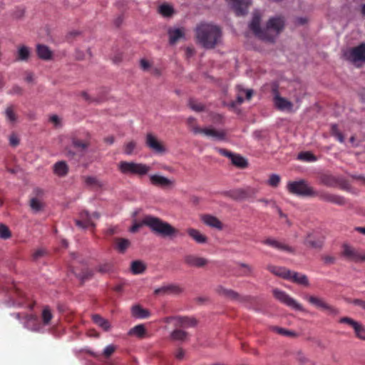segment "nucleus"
<instances>
[{
  "instance_id": "f257e3e1",
  "label": "nucleus",
  "mask_w": 365,
  "mask_h": 365,
  "mask_svg": "<svg viewBox=\"0 0 365 365\" xmlns=\"http://www.w3.org/2000/svg\"><path fill=\"white\" fill-rule=\"evenodd\" d=\"M199 43L205 48H213L220 41L222 32L220 29L209 24H200L195 29Z\"/></svg>"
},
{
  "instance_id": "f03ea898",
  "label": "nucleus",
  "mask_w": 365,
  "mask_h": 365,
  "mask_svg": "<svg viewBox=\"0 0 365 365\" xmlns=\"http://www.w3.org/2000/svg\"><path fill=\"white\" fill-rule=\"evenodd\" d=\"M143 225L148 226L152 232L163 237H174L178 235V230L167 222L152 215H146L142 220Z\"/></svg>"
},
{
  "instance_id": "7ed1b4c3",
  "label": "nucleus",
  "mask_w": 365,
  "mask_h": 365,
  "mask_svg": "<svg viewBox=\"0 0 365 365\" xmlns=\"http://www.w3.org/2000/svg\"><path fill=\"white\" fill-rule=\"evenodd\" d=\"M118 170L125 175H135L138 178H143L148 175L150 170V167L144 163L120 161L118 164Z\"/></svg>"
},
{
  "instance_id": "20e7f679",
  "label": "nucleus",
  "mask_w": 365,
  "mask_h": 365,
  "mask_svg": "<svg viewBox=\"0 0 365 365\" xmlns=\"http://www.w3.org/2000/svg\"><path fill=\"white\" fill-rule=\"evenodd\" d=\"M287 188L289 193L300 197H314L316 195L314 189L304 180L289 182Z\"/></svg>"
},
{
  "instance_id": "39448f33",
  "label": "nucleus",
  "mask_w": 365,
  "mask_h": 365,
  "mask_svg": "<svg viewBox=\"0 0 365 365\" xmlns=\"http://www.w3.org/2000/svg\"><path fill=\"white\" fill-rule=\"evenodd\" d=\"M343 57L354 63L365 62V43L344 51Z\"/></svg>"
},
{
  "instance_id": "423d86ee",
  "label": "nucleus",
  "mask_w": 365,
  "mask_h": 365,
  "mask_svg": "<svg viewBox=\"0 0 365 365\" xmlns=\"http://www.w3.org/2000/svg\"><path fill=\"white\" fill-rule=\"evenodd\" d=\"M260 21H261V15L259 11H255L253 13V16L251 23L250 24V29L253 31V33L260 39L264 41L273 42L274 41V35L272 34H266L264 32V29H262L260 27Z\"/></svg>"
},
{
  "instance_id": "0eeeda50",
  "label": "nucleus",
  "mask_w": 365,
  "mask_h": 365,
  "mask_svg": "<svg viewBox=\"0 0 365 365\" xmlns=\"http://www.w3.org/2000/svg\"><path fill=\"white\" fill-rule=\"evenodd\" d=\"M273 296L281 303L298 311H303V307L285 292L277 288L272 290Z\"/></svg>"
},
{
  "instance_id": "6e6552de",
  "label": "nucleus",
  "mask_w": 365,
  "mask_h": 365,
  "mask_svg": "<svg viewBox=\"0 0 365 365\" xmlns=\"http://www.w3.org/2000/svg\"><path fill=\"white\" fill-rule=\"evenodd\" d=\"M304 298L317 308L327 311V313L330 315L336 316L339 314V311L336 308L329 304L322 298L312 295H306Z\"/></svg>"
},
{
  "instance_id": "1a4fd4ad",
  "label": "nucleus",
  "mask_w": 365,
  "mask_h": 365,
  "mask_svg": "<svg viewBox=\"0 0 365 365\" xmlns=\"http://www.w3.org/2000/svg\"><path fill=\"white\" fill-rule=\"evenodd\" d=\"M284 19L282 16L272 17L269 19L264 32L266 34L274 35V39L284 29Z\"/></svg>"
},
{
  "instance_id": "9d476101",
  "label": "nucleus",
  "mask_w": 365,
  "mask_h": 365,
  "mask_svg": "<svg viewBox=\"0 0 365 365\" xmlns=\"http://www.w3.org/2000/svg\"><path fill=\"white\" fill-rule=\"evenodd\" d=\"M341 255L349 261L355 262H365V252L361 253L359 250L348 245H343Z\"/></svg>"
},
{
  "instance_id": "9b49d317",
  "label": "nucleus",
  "mask_w": 365,
  "mask_h": 365,
  "mask_svg": "<svg viewBox=\"0 0 365 365\" xmlns=\"http://www.w3.org/2000/svg\"><path fill=\"white\" fill-rule=\"evenodd\" d=\"M272 93L274 95L273 101L275 107L279 110H292L293 104L291 101L287 99L282 98L279 96L277 87L274 86L272 87Z\"/></svg>"
},
{
  "instance_id": "f8f14e48",
  "label": "nucleus",
  "mask_w": 365,
  "mask_h": 365,
  "mask_svg": "<svg viewBox=\"0 0 365 365\" xmlns=\"http://www.w3.org/2000/svg\"><path fill=\"white\" fill-rule=\"evenodd\" d=\"M218 152L220 155L229 158L232 163L237 168H245L247 166V160L240 155L234 154L228 150L220 148Z\"/></svg>"
},
{
  "instance_id": "ddd939ff",
  "label": "nucleus",
  "mask_w": 365,
  "mask_h": 365,
  "mask_svg": "<svg viewBox=\"0 0 365 365\" xmlns=\"http://www.w3.org/2000/svg\"><path fill=\"white\" fill-rule=\"evenodd\" d=\"M184 262L190 267L201 268L207 265L209 261L206 258L195 255H187L184 257Z\"/></svg>"
},
{
  "instance_id": "4468645a",
  "label": "nucleus",
  "mask_w": 365,
  "mask_h": 365,
  "mask_svg": "<svg viewBox=\"0 0 365 365\" xmlns=\"http://www.w3.org/2000/svg\"><path fill=\"white\" fill-rule=\"evenodd\" d=\"M145 144L150 149L157 153H163L165 151L163 145L151 133L147 134Z\"/></svg>"
},
{
  "instance_id": "2eb2a0df",
  "label": "nucleus",
  "mask_w": 365,
  "mask_h": 365,
  "mask_svg": "<svg viewBox=\"0 0 365 365\" xmlns=\"http://www.w3.org/2000/svg\"><path fill=\"white\" fill-rule=\"evenodd\" d=\"M150 183L154 186L169 187L174 185V181L160 175H151L149 177Z\"/></svg>"
},
{
  "instance_id": "dca6fc26",
  "label": "nucleus",
  "mask_w": 365,
  "mask_h": 365,
  "mask_svg": "<svg viewBox=\"0 0 365 365\" xmlns=\"http://www.w3.org/2000/svg\"><path fill=\"white\" fill-rule=\"evenodd\" d=\"M287 275V278L285 279L287 280L304 287L309 286V282L306 274L289 270V274Z\"/></svg>"
},
{
  "instance_id": "f3484780",
  "label": "nucleus",
  "mask_w": 365,
  "mask_h": 365,
  "mask_svg": "<svg viewBox=\"0 0 365 365\" xmlns=\"http://www.w3.org/2000/svg\"><path fill=\"white\" fill-rule=\"evenodd\" d=\"M217 291L220 295L225 296L233 300H236L241 302H247L249 300V297L240 296L237 292L232 289L224 288L222 287H219Z\"/></svg>"
},
{
  "instance_id": "a211bd4d",
  "label": "nucleus",
  "mask_w": 365,
  "mask_h": 365,
  "mask_svg": "<svg viewBox=\"0 0 365 365\" xmlns=\"http://www.w3.org/2000/svg\"><path fill=\"white\" fill-rule=\"evenodd\" d=\"M264 245L270 246L274 247L278 250L287 252H293L294 250L292 247L289 246L288 245L284 244L278 240H276L272 238H267L262 241Z\"/></svg>"
},
{
  "instance_id": "6ab92c4d",
  "label": "nucleus",
  "mask_w": 365,
  "mask_h": 365,
  "mask_svg": "<svg viewBox=\"0 0 365 365\" xmlns=\"http://www.w3.org/2000/svg\"><path fill=\"white\" fill-rule=\"evenodd\" d=\"M76 225L83 229L95 227V224L91 220V216L87 211H82L80 213V219L76 220Z\"/></svg>"
},
{
  "instance_id": "aec40b11",
  "label": "nucleus",
  "mask_w": 365,
  "mask_h": 365,
  "mask_svg": "<svg viewBox=\"0 0 365 365\" xmlns=\"http://www.w3.org/2000/svg\"><path fill=\"white\" fill-rule=\"evenodd\" d=\"M202 221L207 226L221 230L223 228L221 221L211 215H204L201 217Z\"/></svg>"
},
{
  "instance_id": "412c9836",
  "label": "nucleus",
  "mask_w": 365,
  "mask_h": 365,
  "mask_svg": "<svg viewBox=\"0 0 365 365\" xmlns=\"http://www.w3.org/2000/svg\"><path fill=\"white\" fill-rule=\"evenodd\" d=\"M197 325V320L192 317L178 316L175 326L176 327L189 328Z\"/></svg>"
},
{
  "instance_id": "4be33fe9",
  "label": "nucleus",
  "mask_w": 365,
  "mask_h": 365,
  "mask_svg": "<svg viewBox=\"0 0 365 365\" xmlns=\"http://www.w3.org/2000/svg\"><path fill=\"white\" fill-rule=\"evenodd\" d=\"M182 289L176 284H168L155 289V294H179Z\"/></svg>"
},
{
  "instance_id": "5701e85b",
  "label": "nucleus",
  "mask_w": 365,
  "mask_h": 365,
  "mask_svg": "<svg viewBox=\"0 0 365 365\" xmlns=\"http://www.w3.org/2000/svg\"><path fill=\"white\" fill-rule=\"evenodd\" d=\"M323 240L317 237L314 235L310 233L308 234L304 240V244L314 249H320L323 245Z\"/></svg>"
},
{
  "instance_id": "b1692460",
  "label": "nucleus",
  "mask_w": 365,
  "mask_h": 365,
  "mask_svg": "<svg viewBox=\"0 0 365 365\" xmlns=\"http://www.w3.org/2000/svg\"><path fill=\"white\" fill-rule=\"evenodd\" d=\"M225 196L229 197L235 200H242L247 197V192L242 189H235L223 192Z\"/></svg>"
},
{
  "instance_id": "393cba45",
  "label": "nucleus",
  "mask_w": 365,
  "mask_h": 365,
  "mask_svg": "<svg viewBox=\"0 0 365 365\" xmlns=\"http://www.w3.org/2000/svg\"><path fill=\"white\" fill-rule=\"evenodd\" d=\"M53 170L56 175L64 177L68 173V166L65 161H58L53 165Z\"/></svg>"
},
{
  "instance_id": "a878e982",
  "label": "nucleus",
  "mask_w": 365,
  "mask_h": 365,
  "mask_svg": "<svg viewBox=\"0 0 365 365\" xmlns=\"http://www.w3.org/2000/svg\"><path fill=\"white\" fill-rule=\"evenodd\" d=\"M36 53L38 56L43 60H50L52 57V51L49 48L43 44H38L36 46Z\"/></svg>"
},
{
  "instance_id": "bb28decb",
  "label": "nucleus",
  "mask_w": 365,
  "mask_h": 365,
  "mask_svg": "<svg viewBox=\"0 0 365 365\" xmlns=\"http://www.w3.org/2000/svg\"><path fill=\"white\" fill-rule=\"evenodd\" d=\"M200 131V134H204L217 140H223L225 138V133L222 130H217L214 128H202Z\"/></svg>"
},
{
  "instance_id": "cd10ccee",
  "label": "nucleus",
  "mask_w": 365,
  "mask_h": 365,
  "mask_svg": "<svg viewBox=\"0 0 365 365\" xmlns=\"http://www.w3.org/2000/svg\"><path fill=\"white\" fill-rule=\"evenodd\" d=\"M267 269L272 274L279 276L283 279L287 278V274H289V269L283 267H277L274 265H268Z\"/></svg>"
},
{
  "instance_id": "c85d7f7f",
  "label": "nucleus",
  "mask_w": 365,
  "mask_h": 365,
  "mask_svg": "<svg viewBox=\"0 0 365 365\" xmlns=\"http://www.w3.org/2000/svg\"><path fill=\"white\" fill-rule=\"evenodd\" d=\"M130 246V242L125 238H115V248L120 253H125L127 249Z\"/></svg>"
},
{
  "instance_id": "c756f323",
  "label": "nucleus",
  "mask_w": 365,
  "mask_h": 365,
  "mask_svg": "<svg viewBox=\"0 0 365 365\" xmlns=\"http://www.w3.org/2000/svg\"><path fill=\"white\" fill-rule=\"evenodd\" d=\"M187 232L196 242L200 244L207 242V237L202 235L199 230L194 228H189Z\"/></svg>"
},
{
  "instance_id": "7c9ffc66",
  "label": "nucleus",
  "mask_w": 365,
  "mask_h": 365,
  "mask_svg": "<svg viewBox=\"0 0 365 365\" xmlns=\"http://www.w3.org/2000/svg\"><path fill=\"white\" fill-rule=\"evenodd\" d=\"M26 319V327L34 331H38L40 329V324L38 318L37 316L34 314H26L25 316Z\"/></svg>"
},
{
  "instance_id": "2f4dec72",
  "label": "nucleus",
  "mask_w": 365,
  "mask_h": 365,
  "mask_svg": "<svg viewBox=\"0 0 365 365\" xmlns=\"http://www.w3.org/2000/svg\"><path fill=\"white\" fill-rule=\"evenodd\" d=\"M131 311L133 316L139 319H146L150 315L148 309H143L140 305L133 306Z\"/></svg>"
},
{
  "instance_id": "473e14b6",
  "label": "nucleus",
  "mask_w": 365,
  "mask_h": 365,
  "mask_svg": "<svg viewBox=\"0 0 365 365\" xmlns=\"http://www.w3.org/2000/svg\"><path fill=\"white\" fill-rule=\"evenodd\" d=\"M337 177L331 175H323L320 178V181L325 186L335 187H337Z\"/></svg>"
},
{
  "instance_id": "72a5a7b5",
  "label": "nucleus",
  "mask_w": 365,
  "mask_h": 365,
  "mask_svg": "<svg viewBox=\"0 0 365 365\" xmlns=\"http://www.w3.org/2000/svg\"><path fill=\"white\" fill-rule=\"evenodd\" d=\"M92 319L96 324L102 328L103 330L108 331L110 329V322L99 314L93 315Z\"/></svg>"
},
{
  "instance_id": "f704fd0d",
  "label": "nucleus",
  "mask_w": 365,
  "mask_h": 365,
  "mask_svg": "<svg viewBox=\"0 0 365 365\" xmlns=\"http://www.w3.org/2000/svg\"><path fill=\"white\" fill-rule=\"evenodd\" d=\"M73 272L76 277L80 279L82 283L90 279L93 275V272L88 268H84L81 272H78L77 270H73Z\"/></svg>"
},
{
  "instance_id": "c9c22d12",
  "label": "nucleus",
  "mask_w": 365,
  "mask_h": 365,
  "mask_svg": "<svg viewBox=\"0 0 365 365\" xmlns=\"http://www.w3.org/2000/svg\"><path fill=\"white\" fill-rule=\"evenodd\" d=\"M146 269V265L140 260H135L131 262L130 269L133 274H143Z\"/></svg>"
},
{
  "instance_id": "e433bc0d",
  "label": "nucleus",
  "mask_w": 365,
  "mask_h": 365,
  "mask_svg": "<svg viewBox=\"0 0 365 365\" xmlns=\"http://www.w3.org/2000/svg\"><path fill=\"white\" fill-rule=\"evenodd\" d=\"M89 145L90 144L88 141H83L77 138H73L71 139L72 147L80 152L85 151L88 148Z\"/></svg>"
},
{
  "instance_id": "4c0bfd02",
  "label": "nucleus",
  "mask_w": 365,
  "mask_h": 365,
  "mask_svg": "<svg viewBox=\"0 0 365 365\" xmlns=\"http://www.w3.org/2000/svg\"><path fill=\"white\" fill-rule=\"evenodd\" d=\"M168 34L170 44H175L180 38H182L184 36L183 31L181 29L170 30Z\"/></svg>"
},
{
  "instance_id": "58836bf2",
  "label": "nucleus",
  "mask_w": 365,
  "mask_h": 365,
  "mask_svg": "<svg viewBox=\"0 0 365 365\" xmlns=\"http://www.w3.org/2000/svg\"><path fill=\"white\" fill-rule=\"evenodd\" d=\"M30 56V51L26 46H19L17 52V60L27 61Z\"/></svg>"
},
{
  "instance_id": "ea45409f",
  "label": "nucleus",
  "mask_w": 365,
  "mask_h": 365,
  "mask_svg": "<svg viewBox=\"0 0 365 365\" xmlns=\"http://www.w3.org/2000/svg\"><path fill=\"white\" fill-rule=\"evenodd\" d=\"M271 329L282 336H289V337H297V334L296 332L282 328V327H272Z\"/></svg>"
},
{
  "instance_id": "a19ab883",
  "label": "nucleus",
  "mask_w": 365,
  "mask_h": 365,
  "mask_svg": "<svg viewBox=\"0 0 365 365\" xmlns=\"http://www.w3.org/2000/svg\"><path fill=\"white\" fill-rule=\"evenodd\" d=\"M187 335V332L179 329H176L171 333L170 336L173 340L184 341L186 339Z\"/></svg>"
},
{
  "instance_id": "79ce46f5",
  "label": "nucleus",
  "mask_w": 365,
  "mask_h": 365,
  "mask_svg": "<svg viewBox=\"0 0 365 365\" xmlns=\"http://www.w3.org/2000/svg\"><path fill=\"white\" fill-rule=\"evenodd\" d=\"M352 329L358 339L365 340V327L362 324L357 322Z\"/></svg>"
},
{
  "instance_id": "37998d69",
  "label": "nucleus",
  "mask_w": 365,
  "mask_h": 365,
  "mask_svg": "<svg viewBox=\"0 0 365 365\" xmlns=\"http://www.w3.org/2000/svg\"><path fill=\"white\" fill-rule=\"evenodd\" d=\"M42 321L44 325H48L53 318V314L48 307H45L41 314Z\"/></svg>"
},
{
  "instance_id": "c03bdc74",
  "label": "nucleus",
  "mask_w": 365,
  "mask_h": 365,
  "mask_svg": "<svg viewBox=\"0 0 365 365\" xmlns=\"http://www.w3.org/2000/svg\"><path fill=\"white\" fill-rule=\"evenodd\" d=\"M84 182L86 185L91 187H101L102 184L101 182L96 178L93 176H84L83 177Z\"/></svg>"
},
{
  "instance_id": "a18cd8bd",
  "label": "nucleus",
  "mask_w": 365,
  "mask_h": 365,
  "mask_svg": "<svg viewBox=\"0 0 365 365\" xmlns=\"http://www.w3.org/2000/svg\"><path fill=\"white\" fill-rule=\"evenodd\" d=\"M297 158L306 162H314L317 160L316 156L310 152H301L299 153Z\"/></svg>"
},
{
  "instance_id": "49530a36",
  "label": "nucleus",
  "mask_w": 365,
  "mask_h": 365,
  "mask_svg": "<svg viewBox=\"0 0 365 365\" xmlns=\"http://www.w3.org/2000/svg\"><path fill=\"white\" fill-rule=\"evenodd\" d=\"M187 124L195 134H200L201 131L197 130H202V128H200L197 126L196 119L193 117H189L187 119Z\"/></svg>"
},
{
  "instance_id": "de8ad7c7",
  "label": "nucleus",
  "mask_w": 365,
  "mask_h": 365,
  "mask_svg": "<svg viewBox=\"0 0 365 365\" xmlns=\"http://www.w3.org/2000/svg\"><path fill=\"white\" fill-rule=\"evenodd\" d=\"M330 202L339 206H343L347 203V200L344 197L341 195L332 194Z\"/></svg>"
},
{
  "instance_id": "09e8293b",
  "label": "nucleus",
  "mask_w": 365,
  "mask_h": 365,
  "mask_svg": "<svg viewBox=\"0 0 365 365\" xmlns=\"http://www.w3.org/2000/svg\"><path fill=\"white\" fill-rule=\"evenodd\" d=\"M30 207L35 212H39L43 207V203L36 197H33L30 200Z\"/></svg>"
},
{
  "instance_id": "8fccbe9b",
  "label": "nucleus",
  "mask_w": 365,
  "mask_h": 365,
  "mask_svg": "<svg viewBox=\"0 0 365 365\" xmlns=\"http://www.w3.org/2000/svg\"><path fill=\"white\" fill-rule=\"evenodd\" d=\"M337 187H339V188L341 190H345L347 192L350 191L351 188V186L349 182L347 180L342 178H338Z\"/></svg>"
},
{
  "instance_id": "3c124183",
  "label": "nucleus",
  "mask_w": 365,
  "mask_h": 365,
  "mask_svg": "<svg viewBox=\"0 0 365 365\" xmlns=\"http://www.w3.org/2000/svg\"><path fill=\"white\" fill-rule=\"evenodd\" d=\"M331 135L334 136L340 143H344V138L343 134L338 129V126L336 124L331 125Z\"/></svg>"
},
{
  "instance_id": "603ef678",
  "label": "nucleus",
  "mask_w": 365,
  "mask_h": 365,
  "mask_svg": "<svg viewBox=\"0 0 365 365\" xmlns=\"http://www.w3.org/2000/svg\"><path fill=\"white\" fill-rule=\"evenodd\" d=\"M315 193H316V195H314V197H318L321 200H323V201H325L327 202H330L332 193H330V192H328L326 191H316V190H315Z\"/></svg>"
},
{
  "instance_id": "864d4df0",
  "label": "nucleus",
  "mask_w": 365,
  "mask_h": 365,
  "mask_svg": "<svg viewBox=\"0 0 365 365\" xmlns=\"http://www.w3.org/2000/svg\"><path fill=\"white\" fill-rule=\"evenodd\" d=\"M145 333V329L142 324L135 326L133 329H130L129 332L130 334H134L140 337H142Z\"/></svg>"
},
{
  "instance_id": "5fc2aeb1",
  "label": "nucleus",
  "mask_w": 365,
  "mask_h": 365,
  "mask_svg": "<svg viewBox=\"0 0 365 365\" xmlns=\"http://www.w3.org/2000/svg\"><path fill=\"white\" fill-rule=\"evenodd\" d=\"M189 106L192 110L197 112L202 111L205 109V106L203 104L198 103L194 99H190L189 101Z\"/></svg>"
},
{
  "instance_id": "6e6d98bb",
  "label": "nucleus",
  "mask_w": 365,
  "mask_h": 365,
  "mask_svg": "<svg viewBox=\"0 0 365 365\" xmlns=\"http://www.w3.org/2000/svg\"><path fill=\"white\" fill-rule=\"evenodd\" d=\"M5 115L6 119L9 120L11 123H15L16 120V115L14 110L13 106L8 107L5 110Z\"/></svg>"
},
{
  "instance_id": "4d7b16f0",
  "label": "nucleus",
  "mask_w": 365,
  "mask_h": 365,
  "mask_svg": "<svg viewBox=\"0 0 365 365\" xmlns=\"http://www.w3.org/2000/svg\"><path fill=\"white\" fill-rule=\"evenodd\" d=\"M159 11L164 16H170L173 13V9L168 4H164L160 6Z\"/></svg>"
},
{
  "instance_id": "13d9d810",
  "label": "nucleus",
  "mask_w": 365,
  "mask_h": 365,
  "mask_svg": "<svg viewBox=\"0 0 365 365\" xmlns=\"http://www.w3.org/2000/svg\"><path fill=\"white\" fill-rule=\"evenodd\" d=\"M136 146L137 144L135 141L128 142L124 146V153L128 155H132L136 148Z\"/></svg>"
},
{
  "instance_id": "bf43d9fd",
  "label": "nucleus",
  "mask_w": 365,
  "mask_h": 365,
  "mask_svg": "<svg viewBox=\"0 0 365 365\" xmlns=\"http://www.w3.org/2000/svg\"><path fill=\"white\" fill-rule=\"evenodd\" d=\"M280 180H281V178H280L279 175H278L277 174H272L270 175V177L269 178L268 184L271 187H276L279 185Z\"/></svg>"
},
{
  "instance_id": "052dcab7",
  "label": "nucleus",
  "mask_w": 365,
  "mask_h": 365,
  "mask_svg": "<svg viewBox=\"0 0 365 365\" xmlns=\"http://www.w3.org/2000/svg\"><path fill=\"white\" fill-rule=\"evenodd\" d=\"M11 237V232L8 227L1 224L0 225V237L4 240L9 239Z\"/></svg>"
},
{
  "instance_id": "680f3d73",
  "label": "nucleus",
  "mask_w": 365,
  "mask_h": 365,
  "mask_svg": "<svg viewBox=\"0 0 365 365\" xmlns=\"http://www.w3.org/2000/svg\"><path fill=\"white\" fill-rule=\"evenodd\" d=\"M115 349L116 347L114 345H108L104 349L103 354L106 358H109L115 352Z\"/></svg>"
},
{
  "instance_id": "e2e57ef3",
  "label": "nucleus",
  "mask_w": 365,
  "mask_h": 365,
  "mask_svg": "<svg viewBox=\"0 0 365 365\" xmlns=\"http://www.w3.org/2000/svg\"><path fill=\"white\" fill-rule=\"evenodd\" d=\"M339 322L341 324H346L351 328L356 325V323L358 322L353 319L346 317L341 318Z\"/></svg>"
},
{
  "instance_id": "0e129e2a",
  "label": "nucleus",
  "mask_w": 365,
  "mask_h": 365,
  "mask_svg": "<svg viewBox=\"0 0 365 365\" xmlns=\"http://www.w3.org/2000/svg\"><path fill=\"white\" fill-rule=\"evenodd\" d=\"M112 269V266L109 263H105L103 264H100L97 267L98 272L105 274L109 272Z\"/></svg>"
},
{
  "instance_id": "69168bd1",
  "label": "nucleus",
  "mask_w": 365,
  "mask_h": 365,
  "mask_svg": "<svg viewBox=\"0 0 365 365\" xmlns=\"http://www.w3.org/2000/svg\"><path fill=\"white\" fill-rule=\"evenodd\" d=\"M296 359L302 365H304L309 361L308 358L301 351H299L297 354Z\"/></svg>"
},
{
  "instance_id": "338daca9",
  "label": "nucleus",
  "mask_w": 365,
  "mask_h": 365,
  "mask_svg": "<svg viewBox=\"0 0 365 365\" xmlns=\"http://www.w3.org/2000/svg\"><path fill=\"white\" fill-rule=\"evenodd\" d=\"M8 93L11 95H21L23 93V89L20 86L15 85L8 92Z\"/></svg>"
},
{
  "instance_id": "774afa93",
  "label": "nucleus",
  "mask_w": 365,
  "mask_h": 365,
  "mask_svg": "<svg viewBox=\"0 0 365 365\" xmlns=\"http://www.w3.org/2000/svg\"><path fill=\"white\" fill-rule=\"evenodd\" d=\"M239 266L245 269L244 270L245 275H249L252 272V267L247 264L240 263Z\"/></svg>"
}]
</instances>
